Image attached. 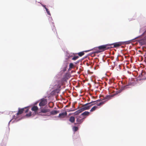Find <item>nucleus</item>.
Masks as SVG:
<instances>
[{"label":"nucleus","instance_id":"obj_9","mask_svg":"<svg viewBox=\"0 0 146 146\" xmlns=\"http://www.w3.org/2000/svg\"><path fill=\"white\" fill-rule=\"evenodd\" d=\"M90 114V112L88 111H85L81 115H82L84 117L83 118H85L86 116H88Z\"/></svg>","mask_w":146,"mask_h":146},{"label":"nucleus","instance_id":"obj_19","mask_svg":"<svg viewBox=\"0 0 146 146\" xmlns=\"http://www.w3.org/2000/svg\"><path fill=\"white\" fill-rule=\"evenodd\" d=\"M74 64L72 63H70L69 65V69H71L73 68Z\"/></svg>","mask_w":146,"mask_h":146},{"label":"nucleus","instance_id":"obj_14","mask_svg":"<svg viewBox=\"0 0 146 146\" xmlns=\"http://www.w3.org/2000/svg\"><path fill=\"white\" fill-rule=\"evenodd\" d=\"M75 120V117L74 116H71L70 117L69 121L72 123H73Z\"/></svg>","mask_w":146,"mask_h":146},{"label":"nucleus","instance_id":"obj_30","mask_svg":"<svg viewBox=\"0 0 146 146\" xmlns=\"http://www.w3.org/2000/svg\"><path fill=\"white\" fill-rule=\"evenodd\" d=\"M146 79V78H145Z\"/></svg>","mask_w":146,"mask_h":146},{"label":"nucleus","instance_id":"obj_6","mask_svg":"<svg viewBox=\"0 0 146 146\" xmlns=\"http://www.w3.org/2000/svg\"><path fill=\"white\" fill-rule=\"evenodd\" d=\"M100 101V100H98L97 101L92 102H91L85 104V105H88V106H89V108H90V107H91L92 106H93L95 104V102H98Z\"/></svg>","mask_w":146,"mask_h":146},{"label":"nucleus","instance_id":"obj_20","mask_svg":"<svg viewBox=\"0 0 146 146\" xmlns=\"http://www.w3.org/2000/svg\"><path fill=\"white\" fill-rule=\"evenodd\" d=\"M111 96H107L104 97V99L109 100L111 99Z\"/></svg>","mask_w":146,"mask_h":146},{"label":"nucleus","instance_id":"obj_28","mask_svg":"<svg viewBox=\"0 0 146 146\" xmlns=\"http://www.w3.org/2000/svg\"><path fill=\"white\" fill-rule=\"evenodd\" d=\"M141 41H140V42H140V43H141Z\"/></svg>","mask_w":146,"mask_h":146},{"label":"nucleus","instance_id":"obj_8","mask_svg":"<svg viewBox=\"0 0 146 146\" xmlns=\"http://www.w3.org/2000/svg\"><path fill=\"white\" fill-rule=\"evenodd\" d=\"M67 113L66 111H65L64 112L62 113H60L59 114L58 117L60 118H63L66 115Z\"/></svg>","mask_w":146,"mask_h":146},{"label":"nucleus","instance_id":"obj_18","mask_svg":"<svg viewBox=\"0 0 146 146\" xmlns=\"http://www.w3.org/2000/svg\"><path fill=\"white\" fill-rule=\"evenodd\" d=\"M72 129L75 132L78 130V128L77 127L74 126L72 128Z\"/></svg>","mask_w":146,"mask_h":146},{"label":"nucleus","instance_id":"obj_17","mask_svg":"<svg viewBox=\"0 0 146 146\" xmlns=\"http://www.w3.org/2000/svg\"><path fill=\"white\" fill-rule=\"evenodd\" d=\"M97 108V107L96 106H94L90 110V112H92L95 111Z\"/></svg>","mask_w":146,"mask_h":146},{"label":"nucleus","instance_id":"obj_5","mask_svg":"<svg viewBox=\"0 0 146 146\" xmlns=\"http://www.w3.org/2000/svg\"><path fill=\"white\" fill-rule=\"evenodd\" d=\"M127 87V86H125L122 87L120 90L117 91L116 92V94H117L119 93H120L123 90L126 89Z\"/></svg>","mask_w":146,"mask_h":146},{"label":"nucleus","instance_id":"obj_26","mask_svg":"<svg viewBox=\"0 0 146 146\" xmlns=\"http://www.w3.org/2000/svg\"><path fill=\"white\" fill-rule=\"evenodd\" d=\"M42 5L43 6V7L45 9V8L46 7V6L44 5Z\"/></svg>","mask_w":146,"mask_h":146},{"label":"nucleus","instance_id":"obj_29","mask_svg":"<svg viewBox=\"0 0 146 146\" xmlns=\"http://www.w3.org/2000/svg\"><path fill=\"white\" fill-rule=\"evenodd\" d=\"M145 31H144V33L145 32Z\"/></svg>","mask_w":146,"mask_h":146},{"label":"nucleus","instance_id":"obj_1","mask_svg":"<svg viewBox=\"0 0 146 146\" xmlns=\"http://www.w3.org/2000/svg\"><path fill=\"white\" fill-rule=\"evenodd\" d=\"M111 45H109V44L101 45L98 47L96 48L97 51L96 52V53H98L102 52H103L106 50L112 48V47L111 46Z\"/></svg>","mask_w":146,"mask_h":146},{"label":"nucleus","instance_id":"obj_16","mask_svg":"<svg viewBox=\"0 0 146 146\" xmlns=\"http://www.w3.org/2000/svg\"><path fill=\"white\" fill-rule=\"evenodd\" d=\"M49 110L46 109H42L41 110V112L43 113H46L49 112Z\"/></svg>","mask_w":146,"mask_h":146},{"label":"nucleus","instance_id":"obj_13","mask_svg":"<svg viewBox=\"0 0 146 146\" xmlns=\"http://www.w3.org/2000/svg\"><path fill=\"white\" fill-rule=\"evenodd\" d=\"M59 111L53 110L50 112V114L52 115H55L59 113Z\"/></svg>","mask_w":146,"mask_h":146},{"label":"nucleus","instance_id":"obj_10","mask_svg":"<svg viewBox=\"0 0 146 146\" xmlns=\"http://www.w3.org/2000/svg\"><path fill=\"white\" fill-rule=\"evenodd\" d=\"M85 105V104L83 105L82 108L83 111L85 110H88L90 108L88 105Z\"/></svg>","mask_w":146,"mask_h":146},{"label":"nucleus","instance_id":"obj_12","mask_svg":"<svg viewBox=\"0 0 146 146\" xmlns=\"http://www.w3.org/2000/svg\"><path fill=\"white\" fill-rule=\"evenodd\" d=\"M83 111V110H82V108H81L79 110H78L75 111L74 113V115H78V114H79V113H80L81 112H82Z\"/></svg>","mask_w":146,"mask_h":146},{"label":"nucleus","instance_id":"obj_15","mask_svg":"<svg viewBox=\"0 0 146 146\" xmlns=\"http://www.w3.org/2000/svg\"><path fill=\"white\" fill-rule=\"evenodd\" d=\"M31 110H32L36 112L38 110V107L36 106H34L31 108Z\"/></svg>","mask_w":146,"mask_h":146},{"label":"nucleus","instance_id":"obj_27","mask_svg":"<svg viewBox=\"0 0 146 146\" xmlns=\"http://www.w3.org/2000/svg\"><path fill=\"white\" fill-rule=\"evenodd\" d=\"M67 68V67H66L64 70H63V71H65L66 70V68Z\"/></svg>","mask_w":146,"mask_h":146},{"label":"nucleus","instance_id":"obj_7","mask_svg":"<svg viewBox=\"0 0 146 146\" xmlns=\"http://www.w3.org/2000/svg\"><path fill=\"white\" fill-rule=\"evenodd\" d=\"M81 117L80 116H79L77 117V119L76 121L78 122L77 123H78L79 124H81L83 122L84 120L82 118V119H80V118H81Z\"/></svg>","mask_w":146,"mask_h":146},{"label":"nucleus","instance_id":"obj_2","mask_svg":"<svg viewBox=\"0 0 146 146\" xmlns=\"http://www.w3.org/2000/svg\"><path fill=\"white\" fill-rule=\"evenodd\" d=\"M29 109L27 107H25L23 108H19L18 112L16 114V115H14L13 117V119H16L19 117V115L21 114L23 112L25 113L28 112Z\"/></svg>","mask_w":146,"mask_h":146},{"label":"nucleus","instance_id":"obj_25","mask_svg":"<svg viewBox=\"0 0 146 146\" xmlns=\"http://www.w3.org/2000/svg\"><path fill=\"white\" fill-rule=\"evenodd\" d=\"M131 42V41H129L126 42V44H128L130 43Z\"/></svg>","mask_w":146,"mask_h":146},{"label":"nucleus","instance_id":"obj_24","mask_svg":"<svg viewBox=\"0 0 146 146\" xmlns=\"http://www.w3.org/2000/svg\"><path fill=\"white\" fill-rule=\"evenodd\" d=\"M31 112H30L29 113L26 114V116H27L29 117L31 115Z\"/></svg>","mask_w":146,"mask_h":146},{"label":"nucleus","instance_id":"obj_22","mask_svg":"<svg viewBox=\"0 0 146 146\" xmlns=\"http://www.w3.org/2000/svg\"><path fill=\"white\" fill-rule=\"evenodd\" d=\"M78 56H75L74 57H73L72 58V60H75L77 59H78Z\"/></svg>","mask_w":146,"mask_h":146},{"label":"nucleus","instance_id":"obj_4","mask_svg":"<svg viewBox=\"0 0 146 146\" xmlns=\"http://www.w3.org/2000/svg\"><path fill=\"white\" fill-rule=\"evenodd\" d=\"M46 100L45 99H42L39 104V105L40 106H43L46 104Z\"/></svg>","mask_w":146,"mask_h":146},{"label":"nucleus","instance_id":"obj_11","mask_svg":"<svg viewBox=\"0 0 146 146\" xmlns=\"http://www.w3.org/2000/svg\"><path fill=\"white\" fill-rule=\"evenodd\" d=\"M90 51H91V50H86V51H84L78 53V54L80 56H83L84 54V52H89Z\"/></svg>","mask_w":146,"mask_h":146},{"label":"nucleus","instance_id":"obj_3","mask_svg":"<svg viewBox=\"0 0 146 146\" xmlns=\"http://www.w3.org/2000/svg\"><path fill=\"white\" fill-rule=\"evenodd\" d=\"M109 44V45H111V46L112 47V48H116L121 46L122 44H123V43L122 42H115L113 44Z\"/></svg>","mask_w":146,"mask_h":146},{"label":"nucleus","instance_id":"obj_21","mask_svg":"<svg viewBox=\"0 0 146 146\" xmlns=\"http://www.w3.org/2000/svg\"><path fill=\"white\" fill-rule=\"evenodd\" d=\"M105 103V102H100L99 103H98L97 104V106H101L102 105Z\"/></svg>","mask_w":146,"mask_h":146},{"label":"nucleus","instance_id":"obj_23","mask_svg":"<svg viewBox=\"0 0 146 146\" xmlns=\"http://www.w3.org/2000/svg\"><path fill=\"white\" fill-rule=\"evenodd\" d=\"M45 9H46V10L47 14L49 15H50V11H49L48 9L46 7L45 8Z\"/></svg>","mask_w":146,"mask_h":146}]
</instances>
